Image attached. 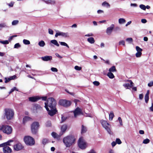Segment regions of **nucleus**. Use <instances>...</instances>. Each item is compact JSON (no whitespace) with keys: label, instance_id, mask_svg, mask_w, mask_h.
<instances>
[{"label":"nucleus","instance_id":"1","mask_svg":"<svg viewBox=\"0 0 153 153\" xmlns=\"http://www.w3.org/2000/svg\"><path fill=\"white\" fill-rule=\"evenodd\" d=\"M56 102L55 100L52 97L48 98L47 99V102L45 103V107L46 110H48V107L50 108H53L56 107Z\"/></svg>","mask_w":153,"mask_h":153},{"label":"nucleus","instance_id":"2","mask_svg":"<svg viewBox=\"0 0 153 153\" xmlns=\"http://www.w3.org/2000/svg\"><path fill=\"white\" fill-rule=\"evenodd\" d=\"M75 139L72 136H68L64 137L63 139V142L66 147H70L74 143Z\"/></svg>","mask_w":153,"mask_h":153},{"label":"nucleus","instance_id":"3","mask_svg":"<svg viewBox=\"0 0 153 153\" xmlns=\"http://www.w3.org/2000/svg\"><path fill=\"white\" fill-rule=\"evenodd\" d=\"M100 123L102 127L106 130L107 132L110 134H112L111 131V126L106 120H101L100 121Z\"/></svg>","mask_w":153,"mask_h":153},{"label":"nucleus","instance_id":"4","mask_svg":"<svg viewBox=\"0 0 153 153\" xmlns=\"http://www.w3.org/2000/svg\"><path fill=\"white\" fill-rule=\"evenodd\" d=\"M67 128V126L66 125H64L62 126L61 130V131L59 134H57L54 132H53L51 135L54 138L57 139L59 138L65 132Z\"/></svg>","mask_w":153,"mask_h":153},{"label":"nucleus","instance_id":"5","mask_svg":"<svg viewBox=\"0 0 153 153\" xmlns=\"http://www.w3.org/2000/svg\"><path fill=\"white\" fill-rule=\"evenodd\" d=\"M24 140L25 144L27 145L32 146L35 143L34 139L30 136H25Z\"/></svg>","mask_w":153,"mask_h":153},{"label":"nucleus","instance_id":"6","mask_svg":"<svg viewBox=\"0 0 153 153\" xmlns=\"http://www.w3.org/2000/svg\"><path fill=\"white\" fill-rule=\"evenodd\" d=\"M10 140L0 144V147H3V151L4 153H10Z\"/></svg>","mask_w":153,"mask_h":153},{"label":"nucleus","instance_id":"7","mask_svg":"<svg viewBox=\"0 0 153 153\" xmlns=\"http://www.w3.org/2000/svg\"><path fill=\"white\" fill-rule=\"evenodd\" d=\"M39 125V122H35L31 125V130L32 133L36 134L37 132Z\"/></svg>","mask_w":153,"mask_h":153},{"label":"nucleus","instance_id":"8","mask_svg":"<svg viewBox=\"0 0 153 153\" xmlns=\"http://www.w3.org/2000/svg\"><path fill=\"white\" fill-rule=\"evenodd\" d=\"M78 145L79 148L82 149L86 148L87 146L86 143L82 137L79 138L78 141Z\"/></svg>","mask_w":153,"mask_h":153},{"label":"nucleus","instance_id":"9","mask_svg":"<svg viewBox=\"0 0 153 153\" xmlns=\"http://www.w3.org/2000/svg\"><path fill=\"white\" fill-rule=\"evenodd\" d=\"M59 103L60 105L65 107H68L71 104L70 101L64 100H60Z\"/></svg>","mask_w":153,"mask_h":153},{"label":"nucleus","instance_id":"10","mask_svg":"<svg viewBox=\"0 0 153 153\" xmlns=\"http://www.w3.org/2000/svg\"><path fill=\"white\" fill-rule=\"evenodd\" d=\"M57 32L56 33L55 36L57 37L58 36H61L63 37L66 38L69 37V34L68 33H64L62 32L57 31Z\"/></svg>","mask_w":153,"mask_h":153},{"label":"nucleus","instance_id":"11","mask_svg":"<svg viewBox=\"0 0 153 153\" xmlns=\"http://www.w3.org/2000/svg\"><path fill=\"white\" fill-rule=\"evenodd\" d=\"M4 118H6L8 120L6 123L8 124L10 122V109L6 108L4 109Z\"/></svg>","mask_w":153,"mask_h":153},{"label":"nucleus","instance_id":"12","mask_svg":"<svg viewBox=\"0 0 153 153\" xmlns=\"http://www.w3.org/2000/svg\"><path fill=\"white\" fill-rule=\"evenodd\" d=\"M0 129L4 133L7 134H10V127L8 126L3 125Z\"/></svg>","mask_w":153,"mask_h":153},{"label":"nucleus","instance_id":"13","mask_svg":"<svg viewBox=\"0 0 153 153\" xmlns=\"http://www.w3.org/2000/svg\"><path fill=\"white\" fill-rule=\"evenodd\" d=\"M50 108V109L48 108V110L47 111H48V114L51 116H52L56 113L57 111L56 109V107L53 108Z\"/></svg>","mask_w":153,"mask_h":153},{"label":"nucleus","instance_id":"14","mask_svg":"<svg viewBox=\"0 0 153 153\" xmlns=\"http://www.w3.org/2000/svg\"><path fill=\"white\" fill-rule=\"evenodd\" d=\"M32 109L34 113H37L38 111L42 110V108L39 105L36 104L33 105Z\"/></svg>","mask_w":153,"mask_h":153},{"label":"nucleus","instance_id":"15","mask_svg":"<svg viewBox=\"0 0 153 153\" xmlns=\"http://www.w3.org/2000/svg\"><path fill=\"white\" fill-rule=\"evenodd\" d=\"M74 115L75 117H76L78 115L82 114V110L79 108L77 107L74 111Z\"/></svg>","mask_w":153,"mask_h":153},{"label":"nucleus","instance_id":"16","mask_svg":"<svg viewBox=\"0 0 153 153\" xmlns=\"http://www.w3.org/2000/svg\"><path fill=\"white\" fill-rule=\"evenodd\" d=\"M127 81L130 82V84L129 83H126L124 84L123 85L126 89H130L133 86L134 84L131 80H128Z\"/></svg>","mask_w":153,"mask_h":153},{"label":"nucleus","instance_id":"17","mask_svg":"<svg viewBox=\"0 0 153 153\" xmlns=\"http://www.w3.org/2000/svg\"><path fill=\"white\" fill-rule=\"evenodd\" d=\"M114 27V24L111 25L110 27H108L106 30V33L108 35H110Z\"/></svg>","mask_w":153,"mask_h":153},{"label":"nucleus","instance_id":"18","mask_svg":"<svg viewBox=\"0 0 153 153\" xmlns=\"http://www.w3.org/2000/svg\"><path fill=\"white\" fill-rule=\"evenodd\" d=\"M23 146L21 143H18L13 146V148L15 150L18 151H19L23 148Z\"/></svg>","mask_w":153,"mask_h":153},{"label":"nucleus","instance_id":"19","mask_svg":"<svg viewBox=\"0 0 153 153\" xmlns=\"http://www.w3.org/2000/svg\"><path fill=\"white\" fill-rule=\"evenodd\" d=\"M41 98L39 96L33 97L29 98V100L31 102H35L40 99Z\"/></svg>","mask_w":153,"mask_h":153},{"label":"nucleus","instance_id":"20","mask_svg":"<svg viewBox=\"0 0 153 153\" xmlns=\"http://www.w3.org/2000/svg\"><path fill=\"white\" fill-rule=\"evenodd\" d=\"M52 56H46L41 57L43 61H47L52 59Z\"/></svg>","mask_w":153,"mask_h":153},{"label":"nucleus","instance_id":"21","mask_svg":"<svg viewBox=\"0 0 153 153\" xmlns=\"http://www.w3.org/2000/svg\"><path fill=\"white\" fill-rule=\"evenodd\" d=\"M87 41L89 42L91 44H93L95 42V40L92 37L88 38L87 39Z\"/></svg>","mask_w":153,"mask_h":153},{"label":"nucleus","instance_id":"22","mask_svg":"<svg viewBox=\"0 0 153 153\" xmlns=\"http://www.w3.org/2000/svg\"><path fill=\"white\" fill-rule=\"evenodd\" d=\"M43 1L47 4H54L55 2L51 0H43Z\"/></svg>","mask_w":153,"mask_h":153},{"label":"nucleus","instance_id":"23","mask_svg":"<svg viewBox=\"0 0 153 153\" xmlns=\"http://www.w3.org/2000/svg\"><path fill=\"white\" fill-rule=\"evenodd\" d=\"M102 6L107 8H109L110 7V4L106 1H104L102 3Z\"/></svg>","mask_w":153,"mask_h":153},{"label":"nucleus","instance_id":"24","mask_svg":"<svg viewBox=\"0 0 153 153\" xmlns=\"http://www.w3.org/2000/svg\"><path fill=\"white\" fill-rule=\"evenodd\" d=\"M51 42L57 47H59V46L57 41L55 39L51 40Z\"/></svg>","mask_w":153,"mask_h":153},{"label":"nucleus","instance_id":"25","mask_svg":"<svg viewBox=\"0 0 153 153\" xmlns=\"http://www.w3.org/2000/svg\"><path fill=\"white\" fill-rule=\"evenodd\" d=\"M114 117V115L113 112V111L110 112L109 114V120L110 121L112 120Z\"/></svg>","mask_w":153,"mask_h":153},{"label":"nucleus","instance_id":"26","mask_svg":"<svg viewBox=\"0 0 153 153\" xmlns=\"http://www.w3.org/2000/svg\"><path fill=\"white\" fill-rule=\"evenodd\" d=\"M45 45V43L43 40L39 41L38 43V45L40 47H43Z\"/></svg>","mask_w":153,"mask_h":153},{"label":"nucleus","instance_id":"27","mask_svg":"<svg viewBox=\"0 0 153 153\" xmlns=\"http://www.w3.org/2000/svg\"><path fill=\"white\" fill-rule=\"evenodd\" d=\"M87 131V128L86 127L82 125V126L81 133H84Z\"/></svg>","mask_w":153,"mask_h":153},{"label":"nucleus","instance_id":"28","mask_svg":"<svg viewBox=\"0 0 153 153\" xmlns=\"http://www.w3.org/2000/svg\"><path fill=\"white\" fill-rule=\"evenodd\" d=\"M49 142L47 138H44L43 139L42 141V143L45 145L46 144L48 143Z\"/></svg>","mask_w":153,"mask_h":153},{"label":"nucleus","instance_id":"29","mask_svg":"<svg viewBox=\"0 0 153 153\" xmlns=\"http://www.w3.org/2000/svg\"><path fill=\"white\" fill-rule=\"evenodd\" d=\"M31 118L28 117V116H25L24 118L23 119V123H25L27 121L30 120Z\"/></svg>","mask_w":153,"mask_h":153},{"label":"nucleus","instance_id":"30","mask_svg":"<svg viewBox=\"0 0 153 153\" xmlns=\"http://www.w3.org/2000/svg\"><path fill=\"white\" fill-rule=\"evenodd\" d=\"M107 75L111 79H113L114 77L113 74L110 72L108 73Z\"/></svg>","mask_w":153,"mask_h":153},{"label":"nucleus","instance_id":"31","mask_svg":"<svg viewBox=\"0 0 153 153\" xmlns=\"http://www.w3.org/2000/svg\"><path fill=\"white\" fill-rule=\"evenodd\" d=\"M125 22L126 20L123 18H120L119 19V23L120 24H123L125 23Z\"/></svg>","mask_w":153,"mask_h":153},{"label":"nucleus","instance_id":"32","mask_svg":"<svg viewBox=\"0 0 153 153\" xmlns=\"http://www.w3.org/2000/svg\"><path fill=\"white\" fill-rule=\"evenodd\" d=\"M116 69L115 66H113L109 69V71L110 72H114L116 71Z\"/></svg>","mask_w":153,"mask_h":153},{"label":"nucleus","instance_id":"33","mask_svg":"<svg viewBox=\"0 0 153 153\" xmlns=\"http://www.w3.org/2000/svg\"><path fill=\"white\" fill-rule=\"evenodd\" d=\"M19 23L18 20H14L12 22V25L13 26L16 25Z\"/></svg>","mask_w":153,"mask_h":153},{"label":"nucleus","instance_id":"34","mask_svg":"<svg viewBox=\"0 0 153 153\" xmlns=\"http://www.w3.org/2000/svg\"><path fill=\"white\" fill-rule=\"evenodd\" d=\"M23 43L26 45H28L30 44V42L29 40L24 39L23 41Z\"/></svg>","mask_w":153,"mask_h":153},{"label":"nucleus","instance_id":"35","mask_svg":"<svg viewBox=\"0 0 153 153\" xmlns=\"http://www.w3.org/2000/svg\"><path fill=\"white\" fill-rule=\"evenodd\" d=\"M14 115V111L13 110L10 109V120L13 118Z\"/></svg>","mask_w":153,"mask_h":153},{"label":"nucleus","instance_id":"36","mask_svg":"<svg viewBox=\"0 0 153 153\" xmlns=\"http://www.w3.org/2000/svg\"><path fill=\"white\" fill-rule=\"evenodd\" d=\"M59 42L60 43V45L62 46H66L68 48H69V47L68 45L64 42Z\"/></svg>","mask_w":153,"mask_h":153},{"label":"nucleus","instance_id":"37","mask_svg":"<svg viewBox=\"0 0 153 153\" xmlns=\"http://www.w3.org/2000/svg\"><path fill=\"white\" fill-rule=\"evenodd\" d=\"M126 41L129 43L131 44L133 41V39L131 38H128L126 39Z\"/></svg>","mask_w":153,"mask_h":153},{"label":"nucleus","instance_id":"38","mask_svg":"<svg viewBox=\"0 0 153 153\" xmlns=\"http://www.w3.org/2000/svg\"><path fill=\"white\" fill-rule=\"evenodd\" d=\"M150 140L149 139L147 138L144 140H143V143L145 144H146L149 143L150 142Z\"/></svg>","mask_w":153,"mask_h":153},{"label":"nucleus","instance_id":"39","mask_svg":"<svg viewBox=\"0 0 153 153\" xmlns=\"http://www.w3.org/2000/svg\"><path fill=\"white\" fill-rule=\"evenodd\" d=\"M139 7L141 9L144 10H146V6L144 5L143 4H140L139 6Z\"/></svg>","mask_w":153,"mask_h":153},{"label":"nucleus","instance_id":"40","mask_svg":"<svg viewBox=\"0 0 153 153\" xmlns=\"http://www.w3.org/2000/svg\"><path fill=\"white\" fill-rule=\"evenodd\" d=\"M0 43L3 44H9V41L8 40L0 41Z\"/></svg>","mask_w":153,"mask_h":153},{"label":"nucleus","instance_id":"41","mask_svg":"<svg viewBox=\"0 0 153 153\" xmlns=\"http://www.w3.org/2000/svg\"><path fill=\"white\" fill-rule=\"evenodd\" d=\"M136 49L137 51V52H141L142 51V49L140 48L138 46H137L136 47Z\"/></svg>","mask_w":153,"mask_h":153},{"label":"nucleus","instance_id":"42","mask_svg":"<svg viewBox=\"0 0 153 153\" xmlns=\"http://www.w3.org/2000/svg\"><path fill=\"white\" fill-rule=\"evenodd\" d=\"M142 55V53L141 52H137L135 54L136 56L137 57H140Z\"/></svg>","mask_w":153,"mask_h":153},{"label":"nucleus","instance_id":"43","mask_svg":"<svg viewBox=\"0 0 153 153\" xmlns=\"http://www.w3.org/2000/svg\"><path fill=\"white\" fill-rule=\"evenodd\" d=\"M21 45L19 43H17L14 46V48H20Z\"/></svg>","mask_w":153,"mask_h":153},{"label":"nucleus","instance_id":"44","mask_svg":"<svg viewBox=\"0 0 153 153\" xmlns=\"http://www.w3.org/2000/svg\"><path fill=\"white\" fill-rule=\"evenodd\" d=\"M119 45H123L124 46H125V42L124 40H122L119 42Z\"/></svg>","mask_w":153,"mask_h":153},{"label":"nucleus","instance_id":"45","mask_svg":"<svg viewBox=\"0 0 153 153\" xmlns=\"http://www.w3.org/2000/svg\"><path fill=\"white\" fill-rule=\"evenodd\" d=\"M66 117H65L63 115H62L61 123H63V122L65 121L66 120Z\"/></svg>","mask_w":153,"mask_h":153},{"label":"nucleus","instance_id":"46","mask_svg":"<svg viewBox=\"0 0 153 153\" xmlns=\"http://www.w3.org/2000/svg\"><path fill=\"white\" fill-rule=\"evenodd\" d=\"M115 142L116 143H117L118 144H120L122 143V142L121 141L120 139L119 138H117L116 139Z\"/></svg>","mask_w":153,"mask_h":153},{"label":"nucleus","instance_id":"47","mask_svg":"<svg viewBox=\"0 0 153 153\" xmlns=\"http://www.w3.org/2000/svg\"><path fill=\"white\" fill-rule=\"evenodd\" d=\"M14 91H19L18 89L14 87L10 90V93Z\"/></svg>","mask_w":153,"mask_h":153},{"label":"nucleus","instance_id":"48","mask_svg":"<svg viewBox=\"0 0 153 153\" xmlns=\"http://www.w3.org/2000/svg\"><path fill=\"white\" fill-rule=\"evenodd\" d=\"M51 125V122L50 121H47L46 123V126L47 127H50Z\"/></svg>","mask_w":153,"mask_h":153},{"label":"nucleus","instance_id":"49","mask_svg":"<svg viewBox=\"0 0 153 153\" xmlns=\"http://www.w3.org/2000/svg\"><path fill=\"white\" fill-rule=\"evenodd\" d=\"M74 68L76 70L80 71L82 69V68L78 66H75L74 67Z\"/></svg>","mask_w":153,"mask_h":153},{"label":"nucleus","instance_id":"50","mask_svg":"<svg viewBox=\"0 0 153 153\" xmlns=\"http://www.w3.org/2000/svg\"><path fill=\"white\" fill-rule=\"evenodd\" d=\"M145 100L146 103H148L149 100V96L145 95Z\"/></svg>","mask_w":153,"mask_h":153},{"label":"nucleus","instance_id":"51","mask_svg":"<svg viewBox=\"0 0 153 153\" xmlns=\"http://www.w3.org/2000/svg\"><path fill=\"white\" fill-rule=\"evenodd\" d=\"M118 120H119V122L120 124V125L121 126H123V122L121 118L120 117H119L118 118Z\"/></svg>","mask_w":153,"mask_h":153},{"label":"nucleus","instance_id":"52","mask_svg":"<svg viewBox=\"0 0 153 153\" xmlns=\"http://www.w3.org/2000/svg\"><path fill=\"white\" fill-rule=\"evenodd\" d=\"M93 83L94 85L95 86H98L100 85V82L97 81H95L93 82Z\"/></svg>","mask_w":153,"mask_h":153},{"label":"nucleus","instance_id":"53","mask_svg":"<svg viewBox=\"0 0 153 153\" xmlns=\"http://www.w3.org/2000/svg\"><path fill=\"white\" fill-rule=\"evenodd\" d=\"M51 70L52 71L54 72H57L58 71V70L56 68L53 67L51 68Z\"/></svg>","mask_w":153,"mask_h":153},{"label":"nucleus","instance_id":"54","mask_svg":"<svg viewBox=\"0 0 153 153\" xmlns=\"http://www.w3.org/2000/svg\"><path fill=\"white\" fill-rule=\"evenodd\" d=\"M6 25L5 23H1L0 24V30L3 27L6 26Z\"/></svg>","mask_w":153,"mask_h":153},{"label":"nucleus","instance_id":"55","mask_svg":"<svg viewBox=\"0 0 153 153\" xmlns=\"http://www.w3.org/2000/svg\"><path fill=\"white\" fill-rule=\"evenodd\" d=\"M48 33L51 35H53V31L51 29L49 28L48 29Z\"/></svg>","mask_w":153,"mask_h":153},{"label":"nucleus","instance_id":"56","mask_svg":"<svg viewBox=\"0 0 153 153\" xmlns=\"http://www.w3.org/2000/svg\"><path fill=\"white\" fill-rule=\"evenodd\" d=\"M17 78L16 75L10 76V80H13Z\"/></svg>","mask_w":153,"mask_h":153},{"label":"nucleus","instance_id":"57","mask_svg":"<svg viewBox=\"0 0 153 153\" xmlns=\"http://www.w3.org/2000/svg\"><path fill=\"white\" fill-rule=\"evenodd\" d=\"M148 85L150 87L152 86L153 85V81H151L148 84Z\"/></svg>","mask_w":153,"mask_h":153},{"label":"nucleus","instance_id":"58","mask_svg":"<svg viewBox=\"0 0 153 153\" xmlns=\"http://www.w3.org/2000/svg\"><path fill=\"white\" fill-rule=\"evenodd\" d=\"M130 6L131 7H137V4L135 3H131L130 4Z\"/></svg>","mask_w":153,"mask_h":153},{"label":"nucleus","instance_id":"59","mask_svg":"<svg viewBox=\"0 0 153 153\" xmlns=\"http://www.w3.org/2000/svg\"><path fill=\"white\" fill-rule=\"evenodd\" d=\"M65 91L67 92L68 93V94H70L72 95H74V93H72V92H69L67 90V89H65Z\"/></svg>","mask_w":153,"mask_h":153},{"label":"nucleus","instance_id":"60","mask_svg":"<svg viewBox=\"0 0 153 153\" xmlns=\"http://www.w3.org/2000/svg\"><path fill=\"white\" fill-rule=\"evenodd\" d=\"M141 22L143 23H145L147 22V20L145 19H143L141 20Z\"/></svg>","mask_w":153,"mask_h":153},{"label":"nucleus","instance_id":"61","mask_svg":"<svg viewBox=\"0 0 153 153\" xmlns=\"http://www.w3.org/2000/svg\"><path fill=\"white\" fill-rule=\"evenodd\" d=\"M5 83H7L10 81V78H5Z\"/></svg>","mask_w":153,"mask_h":153},{"label":"nucleus","instance_id":"62","mask_svg":"<svg viewBox=\"0 0 153 153\" xmlns=\"http://www.w3.org/2000/svg\"><path fill=\"white\" fill-rule=\"evenodd\" d=\"M143 98V95L142 94H140L139 96V98L140 100H142Z\"/></svg>","mask_w":153,"mask_h":153},{"label":"nucleus","instance_id":"63","mask_svg":"<svg viewBox=\"0 0 153 153\" xmlns=\"http://www.w3.org/2000/svg\"><path fill=\"white\" fill-rule=\"evenodd\" d=\"M88 153H96V152L93 149L91 150Z\"/></svg>","mask_w":153,"mask_h":153},{"label":"nucleus","instance_id":"64","mask_svg":"<svg viewBox=\"0 0 153 153\" xmlns=\"http://www.w3.org/2000/svg\"><path fill=\"white\" fill-rule=\"evenodd\" d=\"M152 106L150 108V110L151 111H153V102H152Z\"/></svg>","mask_w":153,"mask_h":153}]
</instances>
